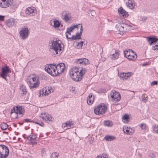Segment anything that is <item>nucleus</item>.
<instances>
[{
    "label": "nucleus",
    "mask_w": 158,
    "mask_h": 158,
    "mask_svg": "<svg viewBox=\"0 0 158 158\" xmlns=\"http://www.w3.org/2000/svg\"><path fill=\"white\" fill-rule=\"evenodd\" d=\"M51 41L52 44L49 49L51 55L54 56L60 55L63 50L62 47L57 40L53 39Z\"/></svg>",
    "instance_id": "f257e3e1"
},
{
    "label": "nucleus",
    "mask_w": 158,
    "mask_h": 158,
    "mask_svg": "<svg viewBox=\"0 0 158 158\" xmlns=\"http://www.w3.org/2000/svg\"><path fill=\"white\" fill-rule=\"evenodd\" d=\"M107 107L105 104L101 103L95 107L94 111V113L98 115L104 114L107 110Z\"/></svg>",
    "instance_id": "f03ea898"
},
{
    "label": "nucleus",
    "mask_w": 158,
    "mask_h": 158,
    "mask_svg": "<svg viewBox=\"0 0 158 158\" xmlns=\"http://www.w3.org/2000/svg\"><path fill=\"white\" fill-rule=\"evenodd\" d=\"M76 70V69H72L70 70L69 72L70 75L74 81H81L82 78L80 76L79 72Z\"/></svg>",
    "instance_id": "7ed1b4c3"
},
{
    "label": "nucleus",
    "mask_w": 158,
    "mask_h": 158,
    "mask_svg": "<svg viewBox=\"0 0 158 158\" xmlns=\"http://www.w3.org/2000/svg\"><path fill=\"white\" fill-rule=\"evenodd\" d=\"M9 154L8 148L3 144L0 145V158H6Z\"/></svg>",
    "instance_id": "20e7f679"
},
{
    "label": "nucleus",
    "mask_w": 158,
    "mask_h": 158,
    "mask_svg": "<svg viewBox=\"0 0 158 158\" xmlns=\"http://www.w3.org/2000/svg\"><path fill=\"white\" fill-rule=\"evenodd\" d=\"M131 26L128 25L123 23H118L117 24L116 28L119 31L121 32H125L128 31L129 30V27Z\"/></svg>",
    "instance_id": "39448f33"
},
{
    "label": "nucleus",
    "mask_w": 158,
    "mask_h": 158,
    "mask_svg": "<svg viewBox=\"0 0 158 158\" xmlns=\"http://www.w3.org/2000/svg\"><path fill=\"white\" fill-rule=\"evenodd\" d=\"M110 95L111 100L114 102H116L119 101L121 99V96L118 92H116L115 90H112Z\"/></svg>",
    "instance_id": "423d86ee"
},
{
    "label": "nucleus",
    "mask_w": 158,
    "mask_h": 158,
    "mask_svg": "<svg viewBox=\"0 0 158 158\" xmlns=\"http://www.w3.org/2000/svg\"><path fill=\"white\" fill-rule=\"evenodd\" d=\"M11 71L9 69V67L7 66H5L4 67L2 68V72L0 74L1 77L6 81H7V79L6 78L7 76H9L8 73L10 72Z\"/></svg>",
    "instance_id": "0eeeda50"
},
{
    "label": "nucleus",
    "mask_w": 158,
    "mask_h": 158,
    "mask_svg": "<svg viewBox=\"0 0 158 158\" xmlns=\"http://www.w3.org/2000/svg\"><path fill=\"white\" fill-rule=\"evenodd\" d=\"M20 37L22 40H25L28 37L29 30L28 28L24 27L19 32Z\"/></svg>",
    "instance_id": "6e6552de"
},
{
    "label": "nucleus",
    "mask_w": 158,
    "mask_h": 158,
    "mask_svg": "<svg viewBox=\"0 0 158 158\" xmlns=\"http://www.w3.org/2000/svg\"><path fill=\"white\" fill-rule=\"evenodd\" d=\"M54 66L55 68L56 69V70L58 74H60L63 72L65 68V64L63 63H60L57 65L55 64Z\"/></svg>",
    "instance_id": "1a4fd4ad"
},
{
    "label": "nucleus",
    "mask_w": 158,
    "mask_h": 158,
    "mask_svg": "<svg viewBox=\"0 0 158 158\" xmlns=\"http://www.w3.org/2000/svg\"><path fill=\"white\" fill-rule=\"evenodd\" d=\"M13 3V0H0V6L2 8H7Z\"/></svg>",
    "instance_id": "9d476101"
},
{
    "label": "nucleus",
    "mask_w": 158,
    "mask_h": 158,
    "mask_svg": "<svg viewBox=\"0 0 158 158\" xmlns=\"http://www.w3.org/2000/svg\"><path fill=\"white\" fill-rule=\"evenodd\" d=\"M119 56V52L114 49L111 52V59L112 60H115L118 58Z\"/></svg>",
    "instance_id": "9b49d317"
},
{
    "label": "nucleus",
    "mask_w": 158,
    "mask_h": 158,
    "mask_svg": "<svg viewBox=\"0 0 158 158\" xmlns=\"http://www.w3.org/2000/svg\"><path fill=\"white\" fill-rule=\"evenodd\" d=\"M147 40L148 44L151 45L156 42L158 40V39L155 38L154 36H151L147 37Z\"/></svg>",
    "instance_id": "f8f14e48"
},
{
    "label": "nucleus",
    "mask_w": 158,
    "mask_h": 158,
    "mask_svg": "<svg viewBox=\"0 0 158 158\" xmlns=\"http://www.w3.org/2000/svg\"><path fill=\"white\" fill-rule=\"evenodd\" d=\"M132 74V73L131 72H128L127 73H121L119 75L120 78L124 80H127L128 77H130Z\"/></svg>",
    "instance_id": "ddd939ff"
},
{
    "label": "nucleus",
    "mask_w": 158,
    "mask_h": 158,
    "mask_svg": "<svg viewBox=\"0 0 158 158\" xmlns=\"http://www.w3.org/2000/svg\"><path fill=\"white\" fill-rule=\"evenodd\" d=\"M118 11L119 14L123 17L126 18L128 16V12L124 10L122 7H120L118 10Z\"/></svg>",
    "instance_id": "4468645a"
},
{
    "label": "nucleus",
    "mask_w": 158,
    "mask_h": 158,
    "mask_svg": "<svg viewBox=\"0 0 158 158\" xmlns=\"http://www.w3.org/2000/svg\"><path fill=\"white\" fill-rule=\"evenodd\" d=\"M13 109L14 112H15L16 114H19L21 115L22 116L23 115V111L21 107L16 106V107H14Z\"/></svg>",
    "instance_id": "2eb2a0df"
},
{
    "label": "nucleus",
    "mask_w": 158,
    "mask_h": 158,
    "mask_svg": "<svg viewBox=\"0 0 158 158\" xmlns=\"http://www.w3.org/2000/svg\"><path fill=\"white\" fill-rule=\"evenodd\" d=\"M94 99V96L93 94V93L89 94L87 99L88 104L89 105H91L93 103Z\"/></svg>",
    "instance_id": "dca6fc26"
},
{
    "label": "nucleus",
    "mask_w": 158,
    "mask_h": 158,
    "mask_svg": "<svg viewBox=\"0 0 158 158\" xmlns=\"http://www.w3.org/2000/svg\"><path fill=\"white\" fill-rule=\"evenodd\" d=\"M6 24L8 27H12L15 24V20L13 18L9 19L6 22Z\"/></svg>",
    "instance_id": "f3484780"
},
{
    "label": "nucleus",
    "mask_w": 158,
    "mask_h": 158,
    "mask_svg": "<svg viewBox=\"0 0 158 158\" xmlns=\"http://www.w3.org/2000/svg\"><path fill=\"white\" fill-rule=\"evenodd\" d=\"M77 63L78 64H79L87 65L89 64V61L87 59L83 58L78 59L77 61Z\"/></svg>",
    "instance_id": "a211bd4d"
},
{
    "label": "nucleus",
    "mask_w": 158,
    "mask_h": 158,
    "mask_svg": "<svg viewBox=\"0 0 158 158\" xmlns=\"http://www.w3.org/2000/svg\"><path fill=\"white\" fill-rule=\"evenodd\" d=\"M20 90L21 95H24L26 94L27 90L26 89V87L25 85H21L20 87Z\"/></svg>",
    "instance_id": "6ab92c4d"
},
{
    "label": "nucleus",
    "mask_w": 158,
    "mask_h": 158,
    "mask_svg": "<svg viewBox=\"0 0 158 158\" xmlns=\"http://www.w3.org/2000/svg\"><path fill=\"white\" fill-rule=\"evenodd\" d=\"M55 64H49L48 65H46L45 67V71L48 73L51 71H52L53 69L55 68Z\"/></svg>",
    "instance_id": "aec40b11"
},
{
    "label": "nucleus",
    "mask_w": 158,
    "mask_h": 158,
    "mask_svg": "<svg viewBox=\"0 0 158 158\" xmlns=\"http://www.w3.org/2000/svg\"><path fill=\"white\" fill-rule=\"evenodd\" d=\"M29 82V86L31 89L37 87L40 84V82H32L31 80Z\"/></svg>",
    "instance_id": "412c9836"
},
{
    "label": "nucleus",
    "mask_w": 158,
    "mask_h": 158,
    "mask_svg": "<svg viewBox=\"0 0 158 158\" xmlns=\"http://www.w3.org/2000/svg\"><path fill=\"white\" fill-rule=\"evenodd\" d=\"M34 10L35 8L33 7H29L26 10V13L27 14L31 15H33Z\"/></svg>",
    "instance_id": "4be33fe9"
},
{
    "label": "nucleus",
    "mask_w": 158,
    "mask_h": 158,
    "mask_svg": "<svg viewBox=\"0 0 158 158\" xmlns=\"http://www.w3.org/2000/svg\"><path fill=\"white\" fill-rule=\"evenodd\" d=\"M137 56L136 54L133 51L131 52V54L129 56L128 59L130 60H134L137 58Z\"/></svg>",
    "instance_id": "5701e85b"
},
{
    "label": "nucleus",
    "mask_w": 158,
    "mask_h": 158,
    "mask_svg": "<svg viewBox=\"0 0 158 158\" xmlns=\"http://www.w3.org/2000/svg\"><path fill=\"white\" fill-rule=\"evenodd\" d=\"M44 114L45 116H40V117H41L43 119L46 121H50L52 120V117L49 114H48V113H44Z\"/></svg>",
    "instance_id": "b1692460"
},
{
    "label": "nucleus",
    "mask_w": 158,
    "mask_h": 158,
    "mask_svg": "<svg viewBox=\"0 0 158 158\" xmlns=\"http://www.w3.org/2000/svg\"><path fill=\"white\" fill-rule=\"evenodd\" d=\"M52 88L50 87L48 89V91H47V90H45V89H44L41 91L40 92V94H42V95H48V94L51 93Z\"/></svg>",
    "instance_id": "393cba45"
},
{
    "label": "nucleus",
    "mask_w": 158,
    "mask_h": 158,
    "mask_svg": "<svg viewBox=\"0 0 158 158\" xmlns=\"http://www.w3.org/2000/svg\"><path fill=\"white\" fill-rule=\"evenodd\" d=\"M72 121H69L68 122H66L65 123L63 124V127L64 128L67 127L66 129L69 128L70 127L73 125Z\"/></svg>",
    "instance_id": "a878e982"
},
{
    "label": "nucleus",
    "mask_w": 158,
    "mask_h": 158,
    "mask_svg": "<svg viewBox=\"0 0 158 158\" xmlns=\"http://www.w3.org/2000/svg\"><path fill=\"white\" fill-rule=\"evenodd\" d=\"M36 138L37 137L36 135H33L32 134H31V135L27 136L26 137V139H27L31 141L32 140H35L36 139Z\"/></svg>",
    "instance_id": "bb28decb"
},
{
    "label": "nucleus",
    "mask_w": 158,
    "mask_h": 158,
    "mask_svg": "<svg viewBox=\"0 0 158 158\" xmlns=\"http://www.w3.org/2000/svg\"><path fill=\"white\" fill-rule=\"evenodd\" d=\"M71 14L69 12L65 14L64 18L65 21L68 22L69 21L71 17Z\"/></svg>",
    "instance_id": "cd10ccee"
},
{
    "label": "nucleus",
    "mask_w": 158,
    "mask_h": 158,
    "mask_svg": "<svg viewBox=\"0 0 158 158\" xmlns=\"http://www.w3.org/2000/svg\"><path fill=\"white\" fill-rule=\"evenodd\" d=\"M132 51L131 50L129 49L126 50L124 52V56L128 59L129 56L131 54V52H132Z\"/></svg>",
    "instance_id": "c85d7f7f"
},
{
    "label": "nucleus",
    "mask_w": 158,
    "mask_h": 158,
    "mask_svg": "<svg viewBox=\"0 0 158 158\" xmlns=\"http://www.w3.org/2000/svg\"><path fill=\"white\" fill-rule=\"evenodd\" d=\"M48 73L51 75L52 76H55L58 75L57 74V73L56 70V69L55 68L53 69L52 71H51L50 72Z\"/></svg>",
    "instance_id": "c756f323"
},
{
    "label": "nucleus",
    "mask_w": 158,
    "mask_h": 158,
    "mask_svg": "<svg viewBox=\"0 0 158 158\" xmlns=\"http://www.w3.org/2000/svg\"><path fill=\"white\" fill-rule=\"evenodd\" d=\"M126 3L127 6H128L130 9H132L134 8V5L131 0H128Z\"/></svg>",
    "instance_id": "7c9ffc66"
},
{
    "label": "nucleus",
    "mask_w": 158,
    "mask_h": 158,
    "mask_svg": "<svg viewBox=\"0 0 158 158\" xmlns=\"http://www.w3.org/2000/svg\"><path fill=\"white\" fill-rule=\"evenodd\" d=\"M53 22L54 23L53 27L55 28L59 27L60 25V23L58 20H55L53 21Z\"/></svg>",
    "instance_id": "2f4dec72"
},
{
    "label": "nucleus",
    "mask_w": 158,
    "mask_h": 158,
    "mask_svg": "<svg viewBox=\"0 0 158 158\" xmlns=\"http://www.w3.org/2000/svg\"><path fill=\"white\" fill-rule=\"evenodd\" d=\"M73 29V28L71 27L67 28V31L65 33L67 39H69V38L68 37V34H70L69 32L72 31Z\"/></svg>",
    "instance_id": "473e14b6"
},
{
    "label": "nucleus",
    "mask_w": 158,
    "mask_h": 158,
    "mask_svg": "<svg viewBox=\"0 0 158 158\" xmlns=\"http://www.w3.org/2000/svg\"><path fill=\"white\" fill-rule=\"evenodd\" d=\"M79 25H80V32L79 33H77V36L78 37V39H81V35L82 34V32L83 31V28H82V25L81 24H80Z\"/></svg>",
    "instance_id": "72a5a7b5"
},
{
    "label": "nucleus",
    "mask_w": 158,
    "mask_h": 158,
    "mask_svg": "<svg viewBox=\"0 0 158 158\" xmlns=\"http://www.w3.org/2000/svg\"><path fill=\"white\" fill-rule=\"evenodd\" d=\"M8 127V125L6 123H2L1 124V129L3 130H6Z\"/></svg>",
    "instance_id": "f704fd0d"
},
{
    "label": "nucleus",
    "mask_w": 158,
    "mask_h": 158,
    "mask_svg": "<svg viewBox=\"0 0 158 158\" xmlns=\"http://www.w3.org/2000/svg\"><path fill=\"white\" fill-rule=\"evenodd\" d=\"M87 70L85 68H82L81 70H80V72H79L80 76L82 78H83V76L85 74Z\"/></svg>",
    "instance_id": "c9c22d12"
},
{
    "label": "nucleus",
    "mask_w": 158,
    "mask_h": 158,
    "mask_svg": "<svg viewBox=\"0 0 158 158\" xmlns=\"http://www.w3.org/2000/svg\"><path fill=\"white\" fill-rule=\"evenodd\" d=\"M139 126L141 128L142 130H145L147 127L146 124L144 123H141L139 125Z\"/></svg>",
    "instance_id": "e433bc0d"
},
{
    "label": "nucleus",
    "mask_w": 158,
    "mask_h": 158,
    "mask_svg": "<svg viewBox=\"0 0 158 158\" xmlns=\"http://www.w3.org/2000/svg\"><path fill=\"white\" fill-rule=\"evenodd\" d=\"M129 118V115L127 114H125L122 118V119L124 121H125L126 123L128 122V120Z\"/></svg>",
    "instance_id": "4c0bfd02"
},
{
    "label": "nucleus",
    "mask_w": 158,
    "mask_h": 158,
    "mask_svg": "<svg viewBox=\"0 0 158 158\" xmlns=\"http://www.w3.org/2000/svg\"><path fill=\"white\" fill-rule=\"evenodd\" d=\"M123 130L124 133H126L127 134H130L128 130V127L125 126L124 128L123 127Z\"/></svg>",
    "instance_id": "58836bf2"
},
{
    "label": "nucleus",
    "mask_w": 158,
    "mask_h": 158,
    "mask_svg": "<svg viewBox=\"0 0 158 158\" xmlns=\"http://www.w3.org/2000/svg\"><path fill=\"white\" fill-rule=\"evenodd\" d=\"M152 129L155 132L158 133V125H155L152 126Z\"/></svg>",
    "instance_id": "ea45409f"
},
{
    "label": "nucleus",
    "mask_w": 158,
    "mask_h": 158,
    "mask_svg": "<svg viewBox=\"0 0 158 158\" xmlns=\"http://www.w3.org/2000/svg\"><path fill=\"white\" fill-rule=\"evenodd\" d=\"M77 33L76 35H73L71 37L69 36V38L68 39H71L72 40H75L77 39H78V37L77 36Z\"/></svg>",
    "instance_id": "a19ab883"
},
{
    "label": "nucleus",
    "mask_w": 158,
    "mask_h": 158,
    "mask_svg": "<svg viewBox=\"0 0 158 158\" xmlns=\"http://www.w3.org/2000/svg\"><path fill=\"white\" fill-rule=\"evenodd\" d=\"M51 158H58V153L56 152H54L51 154Z\"/></svg>",
    "instance_id": "79ce46f5"
},
{
    "label": "nucleus",
    "mask_w": 158,
    "mask_h": 158,
    "mask_svg": "<svg viewBox=\"0 0 158 158\" xmlns=\"http://www.w3.org/2000/svg\"><path fill=\"white\" fill-rule=\"evenodd\" d=\"M39 77L37 76L34 77L32 78V82H39Z\"/></svg>",
    "instance_id": "37998d69"
},
{
    "label": "nucleus",
    "mask_w": 158,
    "mask_h": 158,
    "mask_svg": "<svg viewBox=\"0 0 158 158\" xmlns=\"http://www.w3.org/2000/svg\"><path fill=\"white\" fill-rule=\"evenodd\" d=\"M156 44L155 46L152 47V49L153 50H158V42L156 43Z\"/></svg>",
    "instance_id": "c03bdc74"
},
{
    "label": "nucleus",
    "mask_w": 158,
    "mask_h": 158,
    "mask_svg": "<svg viewBox=\"0 0 158 158\" xmlns=\"http://www.w3.org/2000/svg\"><path fill=\"white\" fill-rule=\"evenodd\" d=\"M128 128L130 133H132L134 132V129L133 128H131V127H128Z\"/></svg>",
    "instance_id": "a18cd8bd"
},
{
    "label": "nucleus",
    "mask_w": 158,
    "mask_h": 158,
    "mask_svg": "<svg viewBox=\"0 0 158 158\" xmlns=\"http://www.w3.org/2000/svg\"><path fill=\"white\" fill-rule=\"evenodd\" d=\"M37 142L35 141L32 140L29 143V144L35 145L37 144Z\"/></svg>",
    "instance_id": "49530a36"
},
{
    "label": "nucleus",
    "mask_w": 158,
    "mask_h": 158,
    "mask_svg": "<svg viewBox=\"0 0 158 158\" xmlns=\"http://www.w3.org/2000/svg\"><path fill=\"white\" fill-rule=\"evenodd\" d=\"M158 82L157 81H153L151 83V84L152 86L156 85L158 84Z\"/></svg>",
    "instance_id": "de8ad7c7"
},
{
    "label": "nucleus",
    "mask_w": 158,
    "mask_h": 158,
    "mask_svg": "<svg viewBox=\"0 0 158 158\" xmlns=\"http://www.w3.org/2000/svg\"><path fill=\"white\" fill-rule=\"evenodd\" d=\"M115 138V137L114 136L109 135V141L113 140Z\"/></svg>",
    "instance_id": "09e8293b"
},
{
    "label": "nucleus",
    "mask_w": 158,
    "mask_h": 158,
    "mask_svg": "<svg viewBox=\"0 0 158 158\" xmlns=\"http://www.w3.org/2000/svg\"><path fill=\"white\" fill-rule=\"evenodd\" d=\"M80 24H79L77 25H74L73 26H72L71 27L73 28V29H74V28H77L78 29V27H80V25H79Z\"/></svg>",
    "instance_id": "8fccbe9b"
},
{
    "label": "nucleus",
    "mask_w": 158,
    "mask_h": 158,
    "mask_svg": "<svg viewBox=\"0 0 158 158\" xmlns=\"http://www.w3.org/2000/svg\"><path fill=\"white\" fill-rule=\"evenodd\" d=\"M89 11L91 13V15L92 16H94V15H95V11L93 10H90Z\"/></svg>",
    "instance_id": "3c124183"
},
{
    "label": "nucleus",
    "mask_w": 158,
    "mask_h": 158,
    "mask_svg": "<svg viewBox=\"0 0 158 158\" xmlns=\"http://www.w3.org/2000/svg\"><path fill=\"white\" fill-rule=\"evenodd\" d=\"M104 124L105 126L109 127V121H105Z\"/></svg>",
    "instance_id": "603ef678"
},
{
    "label": "nucleus",
    "mask_w": 158,
    "mask_h": 158,
    "mask_svg": "<svg viewBox=\"0 0 158 158\" xmlns=\"http://www.w3.org/2000/svg\"><path fill=\"white\" fill-rule=\"evenodd\" d=\"M152 158H155V156L153 153H150L149 155Z\"/></svg>",
    "instance_id": "864d4df0"
},
{
    "label": "nucleus",
    "mask_w": 158,
    "mask_h": 158,
    "mask_svg": "<svg viewBox=\"0 0 158 158\" xmlns=\"http://www.w3.org/2000/svg\"><path fill=\"white\" fill-rule=\"evenodd\" d=\"M102 158H106L107 157H108V155L105 153H103L102 154Z\"/></svg>",
    "instance_id": "5fc2aeb1"
},
{
    "label": "nucleus",
    "mask_w": 158,
    "mask_h": 158,
    "mask_svg": "<svg viewBox=\"0 0 158 158\" xmlns=\"http://www.w3.org/2000/svg\"><path fill=\"white\" fill-rule=\"evenodd\" d=\"M4 16L0 15V20L3 21L4 19Z\"/></svg>",
    "instance_id": "6e6d98bb"
},
{
    "label": "nucleus",
    "mask_w": 158,
    "mask_h": 158,
    "mask_svg": "<svg viewBox=\"0 0 158 158\" xmlns=\"http://www.w3.org/2000/svg\"><path fill=\"white\" fill-rule=\"evenodd\" d=\"M35 123L36 124H39L42 127H44V124L43 123H40L37 122H35Z\"/></svg>",
    "instance_id": "4d7b16f0"
},
{
    "label": "nucleus",
    "mask_w": 158,
    "mask_h": 158,
    "mask_svg": "<svg viewBox=\"0 0 158 158\" xmlns=\"http://www.w3.org/2000/svg\"><path fill=\"white\" fill-rule=\"evenodd\" d=\"M104 139L106 140L109 141V135H106L104 138Z\"/></svg>",
    "instance_id": "13d9d810"
},
{
    "label": "nucleus",
    "mask_w": 158,
    "mask_h": 158,
    "mask_svg": "<svg viewBox=\"0 0 158 158\" xmlns=\"http://www.w3.org/2000/svg\"><path fill=\"white\" fill-rule=\"evenodd\" d=\"M41 155L42 156H44L45 155V152L43 150L42 151Z\"/></svg>",
    "instance_id": "bf43d9fd"
},
{
    "label": "nucleus",
    "mask_w": 158,
    "mask_h": 158,
    "mask_svg": "<svg viewBox=\"0 0 158 158\" xmlns=\"http://www.w3.org/2000/svg\"><path fill=\"white\" fill-rule=\"evenodd\" d=\"M147 19V18L146 17H143L141 18V19L142 21H145Z\"/></svg>",
    "instance_id": "052dcab7"
},
{
    "label": "nucleus",
    "mask_w": 158,
    "mask_h": 158,
    "mask_svg": "<svg viewBox=\"0 0 158 158\" xmlns=\"http://www.w3.org/2000/svg\"><path fill=\"white\" fill-rule=\"evenodd\" d=\"M30 119L26 118L24 119V121L26 122H31Z\"/></svg>",
    "instance_id": "680f3d73"
},
{
    "label": "nucleus",
    "mask_w": 158,
    "mask_h": 158,
    "mask_svg": "<svg viewBox=\"0 0 158 158\" xmlns=\"http://www.w3.org/2000/svg\"><path fill=\"white\" fill-rule=\"evenodd\" d=\"M79 45L80 46V47H81V48H82V46L83 45V44H80V43L79 42L78 43V45Z\"/></svg>",
    "instance_id": "e2e57ef3"
},
{
    "label": "nucleus",
    "mask_w": 158,
    "mask_h": 158,
    "mask_svg": "<svg viewBox=\"0 0 158 158\" xmlns=\"http://www.w3.org/2000/svg\"><path fill=\"white\" fill-rule=\"evenodd\" d=\"M113 125V123L112 122L109 121V127L112 126Z\"/></svg>",
    "instance_id": "0e129e2a"
},
{
    "label": "nucleus",
    "mask_w": 158,
    "mask_h": 158,
    "mask_svg": "<svg viewBox=\"0 0 158 158\" xmlns=\"http://www.w3.org/2000/svg\"><path fill=\"white\" fill-rule=\"evenodd\" d=\"M97 158H102V156L101 155V156H97Z\"/></svg>",
    "instance_id": "69168bd1"
},
{
    "label": "nucleus",
    "mask_w": 158,
    "mask_h": 158,
    "mask_svg": "<svg viewBox=\"0 0 158 158\" xmlns=\"http://www.w3.org/2000/svg\"><path fill=\"white\" fill-rule=\"evenodd\" d=\"M102 92H103V93H105L106 92V90H102Z\"/></svg>",
    "instance_id": "338daca9"
},
{
    "label": "nucleus",
    "mask_w": 158,
    "mask_h": 158,
    "mask_svg": "<svg viewBox=\"0 0 158 158\" xmlns=\"http://www.w3.org/2000/svg\"><path fill=\"white\" fill-rule=\"evenodd\" d=\"M70 34H68V36H69L71 37V32H69Z\"/></svg>",
    "instance_id": "774afa93"
}]
</instances>
